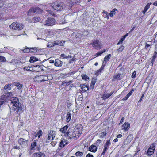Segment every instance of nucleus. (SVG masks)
<instances>
[{"label":"nucleus","mask_w":157,"mask_h":157,"mask_svg":"<svg viewBox=\"0 0 157 157\" xmlns=\"http://www.w3.org/2000/svg\"><path fill=\"white\" fill-rule=\"evenodd\" d=\"M9 103L12 104V105L13 106V108L10 112L11 114L13 115L17 114V116L22 112V108L21 104L19 103V99L18 98H11Z\"/></svg>","instance_id":"1"},{"label":"nucleus","mask_w":157,"mask_h":157,"mask_svg":"<svg viewBox=\"0 0 157 157\" xmlns=\"http://www.w3.org/2000/svg\"><path fill=\"white\" fill-rule=\"evenodd\" d=\"M65 136L68 139H70L75 137L78 138L79 137V135H76L75 130L73 131L72 129L71 128H69L67 131L66 132L65 134Z\"/></svg>","instance_id":"2"},{"label":"nucleus","mask_w":157,"mask_h":157,"mask_svg":"<svg viewBox=\"0 0 157 157\" xmlns=\"http://www.w3.org/2000/svg\"><path fill=\"white\" fill-rule=\"evenodd\" d=\"M11 29L15 30H20L22 29L24 27V25L21 23L16 22H13L10 26Z\"/></svg>","instance_id":"3"},{"label":"nucleus","mask_w":157,"mask_h":157,"mask_svg":"<svg viewBox=\"0 0 157 157\" xmlns=\"http://www.w3.org/2000/svg\"><path fill=\"white\" fill-rule=\"evenodd\" d=\"M63 2L57 1L52 4V7L54 10L57 11L61 10L63 8Z\"/></svg>","instance_id":"4"},{"label":"nucleus","mask_w":157,"mask_h":157,"mask_svg":"<svg viewBox=\"0 0 157 157\" xmlns=\"http://www.w3.org/2000/svg\"><path fill=\"white\" fill-rule=\"evenodd\" d=\"M56 20L52 18H47L45 21V23L43 25L44 26H52L55 24Z\"/></svg>","instance_id":"5"},{"label":"nucleus","mask_w":157,"mask_h":157,"mask_svg":"<svg viewBox=\"0 0 157 157\" xmlns=\"http://www.w3.org/2000/svg\"><path fill=\"white\" fill-rule=\"evenodd\" d=\"M93 48L96 49H100L101 48L102 45L101 42L98 40H94L90 43Z\"/></svg>","instance_id":"6"},{"label":"nucleus","mask_w":157,"mask_h":157,"mask_svg":"<svg viewBox=\"0 0 157 157\" xmlns=\"http://www.w3.org/2000/svg\"><path fill=\"white\" fill-rule=\"evenodd\" d=\"M41 10L38 7L32 8L28 12V15H31V14L35 13H37L40 12Z\"/></svg>","instance_id":"7"},{"label":"nucleus","mask_w":157,"mask_h":157,"mask_svg":"<svg viewBox=\"0 0 157 157\" xmlns=\"http://www.w3.org/2000/svg\"><path fill=\"white\" fill-rule=\"evenodd\" d=\"M29 139V137L27 140L24 139L22 138H20L18 140V143L21 146H26L28 141Z\"/></svg>","instance_id":"8"},{"label":"nucleus","mask_w":157,"mask_h":157,"mask_svg":"<svg viewBox=\"0 0 157 157\" xmlns=\"http://www.w3.org/2000/svg\"><path fill=\"white\" fill-rule=\"evenodd\" d=\"M113 92H111L109 94L106 92H104L102 94L101 98L105 100L109 98L113 94Z\"/></svg>","instance_id":"9"},{"label":"nucleus","mask_w":157,"mask_h":157,"mask_svg":"<svg viewBox=\"0 0 157 157\" xmlns=\"http://www.w3.org/2000/svg\"><path fill=\"white\" fill-rule=\"evenodd\" d=\"M79 2V0H68L67 4L71 7L72 5L78 3Z\"/></svg>","instance_id":"10"},{"label":"nucleus","mask_w":157,"mask_h":157,"mask_svg":"<svg viewBox=\"0 0 157 157\" xmlns=\"http://www.w3.org/2000/svg\"><path fill=\"white\" fill-rule=\"evenodd\" d=\"M122 129L128 131L130 128V124L128 122H125L122 126Z\"/></svg>","instance_id":"11"},{"label":"nucleus","mask_w":157,"mask_h":157,"mask_svg":"<svg viewBox=\"0 0 157 157\" xmlns=\"http://www.w3.org/2000/svg\"><path fill=\"white\" fill-rule=\"evenodd\" d=\"M63 62L59 59L55 60L54 65L56 67H60L62 66Z\"/></svg>","instance_id":"12"},{"label":"nucleus","mask_w":157,"mask_h":157,"mask_svg":"<svg viewBox=\"0 0 157 157\" xmlns=\"http://www.w3.org/2000/svg\"><path fill=\"white\" fill-rule=\"evenodd\" d=\"M97 150V147L94 145H92L89 147V151L93 152H95Z\"/></svg>","instance_id":"13"},{"label":"nucleus","mask_w":157,"mask_h":157,"mask_svg":"<svg viewBox=\"0 0 157 157\" xmlns=\"http://www.w3.org/2000/svg\"><path fill=\"white\" fill-rule=\"evenodd\" d=\"M33 157H44L45 154L41 152L35 153L33 155Z\"/></svg>","instance_id":"14"},{"label":"nucleus","mask_w":157,"mask_h":157,"mask_svg":"<svg viewBox=\"0 0 157 157\" xmlns=\"http://www.w3.org/2000/svg\"><path fill=\"white\" fill-rule=\"evenodd\" d=\"M41 20V18L38 17H35L33 18L32 21L30 22L36 23L39 22Z\"/></svg>","instance_id":"15"},{"label":"nucleus","mask_w":157,"mask_h":157,"mask_svg":"<svg viewBox=\"0 0 157 157\" xmlns=\"http://www.w3.org/2000/svg\"><path fill=\"white\" fill-rule=\"evenodd\" d=\"M11 84H6L4 88V89L5 90L4 91L5 92H8V91L10 90L11 89Z\"/></svg>","instance_id":"16"},{"label":"nucleus","mask_w":157,"mask_h":157,"mask_svg":"<svg viewBox=\"0 0 157 157\" xmlns=\"http://www.w3.org/2000/svg\"><path fill=\"white\" fill-rule=\"evenodd\" d=\"M122 78L121 75L120 74L115 75L113 77V81H114L116 79L120 80Z\"/></svg>","instance_id":"17"},{"label":"nucleus","mask_w":157,"mask_h":157,"mask_svg":"<svg viewBox=\"0 0 157 157\" xmlns=\"http://www.w3.org/2000/svg\"><path fill=\"white\" fill-rule=\"evenodd\" d=\"M74 130H75L76 135H78L79 136V134H81L82 132V128L80 129L78 128L77 127H75Z\"/></svg>","instance_id":"18"},{"label":"nucleus","mask_w":157,"mask_h":157,"mask_svg":"<svg viewBox=\"0 0 157 157\" xmlns=\"http://www.w3.org/2000/svg\"><path fill=\"white\" fill-rule=\"evenodd\" d=\"M60 147H59V148L56 150V151L57 153H58L61 149V148L65 146V144L63 143V140H62L60 142Z\"/></svg>","instance_id":"19"},{"label":"nucleus","mask_w":157,"mask_h":157,"mask_svg":"<svg viewBox=\"0 0 157 157\" xmlns=\"http://www.w3.org/2000/svg\"><path fill=\"white\" fill-rule=\"evenodd\" d=\"M51 136L52 138V140H53L55 137L56 135V132L55 131H51L48 134Z\"/></svg>","instance_id":"20"},{"label":"nucleus","mask_w":157,"mask_h":157,"mask_svg":"<svg viewBox=\"0 0 157 157\" xmlns=\"http://www.w3.org/2000/svg\"><path fill=\"white\" fill-rule=\"evenodd\" d=\"M34 81L35 82H41L40 78V75H36L35 76V77L33 78Z\"/></svg>","instance_id":"21"},{"label":"nucleus","mask_w":157,"mask_h":157,"mask_svg":"<svg viewBox=\"0 0 157 157\" xmlns=\"http://www.w3.org/2000/svg\"><path fill=\"white\" fill-rule=\"evenodd\" d=\"M13 85L15 86L17 89L20 90L22 87V84L19 83H14Z\"/></svg>","instance_id":"22"},{"label":"nucleus","mask_w":157,"mask_h":157,"mask_svg":"<svg viewBox=\"0 0 157 157\" xmlns=\"http://www.w3.org/2000/svg\"><path fill=\"white\" fill-rule=\"evenodd\" d=\"M71 115L70 112H68L67 113L66 118L67 122H68L70 121L71 119Z\"/></svg>","instance_id":"23"},{"label":"nucleus","mask_w":157,"mask_h":157,"mask_svg":"<svg viewBox=\"0 0 157 157\" xmlns=\"http://www.w3.org/2000/svg\"><path fill=\"white\" fill-rule=\"evenodd\" d=\"M68 128V126L67 125H66L60 129V131L62 133H65Z\"/></svg>","instance_id":"24"},{"label":"nucleus","mask_w":157,"mask_h":157,"mask_svg":"<svg viewBox=\"0 0 157 157\" xmlns=\"http://www.w3.org/2000/svg\"><path fill=\"white\" fill-rule=\"evenodd\" d=\"M111 56V55L110 54H109L107 56H106L104 58V62L105 63H105H106V62L109 60Z\"/></svg>","instance_id":"25"},{"label":"nucleus","mask_w":157,"mask_h":157,"mask_svg":"<svg viewBox=\"0 0 157 157\" xmlns=\"http://www.w3.org/2000/svg\"><path fill=\"white\" fill-rule=\"evenodd\" d=\"M41 79V82L45 81H47V76L46 75H40Z\"/></svg>","instance_id":"26"},{"label":"nucleus","mask_w":157,"mask_h":157,"mask_svg":"<svg viewBox=\"0 0 157 157\" xmlns=\"http://www.w3.org/2000/svg\"><path fill=\"white\" fill-rule=\"evenodd\" d=\"M37 61H38V59L35 57H30L29 60L30 63H33Z\"/></svg>","instance_id":"27"},{"label":"nucleus","mask_w":157,"mask_h":157,"mask_svg":"<svg viewBox=\"0 0 157 157\" xmlns=\"http://www.w3.org/2000/svg\"><path fill=\"white\" fill-rule=\"evenodd\" d=\"M154 152V150L148 149L147 153V155H151L153 154Z\"/></svg>","instance_id":"28"},{"label":"nucleus","mask_w":157,"mask_h":157,"mask_svg":"<svg viewBox=\"0 0 157 157\" xmlns=\"http://www.w3.org/2000/svg\"><path fill=\"white\" fill-rule=\"evenodd\" d=\"M150 4L148 3L145 6L144 10L143 11V13L144 14L147 11L148 9L149 8L150 6Z\"/></svg>","instance_id":"29"},{"label":"nucleus","mask_w":157,"mask_h":157,"mask_svg":"<svg viewBox=\"0 0 157 157\" xmlns=\"http://www.w3.org/2000/svg\"><path fill=\"white\" fill-rule=\"evenodd\" d=\"M81 87L82 90L84 91H86L88 90V87L85 84H83L81 85Z\"/></svg>","instance_id":"30"},{"label":"nucleus","mask_w":157,"mask_h":157,"mask_svg":"<svg viewBox=\"0 0 157 157\" xmlns=\"http://www.w3.org/2000/svg\"><path fill=\"white\" fill-rule=\"evenodd\" d=\"M42 135V132L41 130H39L37 133L35 135V137H38V138H39Z\"/></svg>","instance_id":"31"},{"label":"nucleus","mask_w":157,"mask_h":157,"mask_svg":"<svg viewBox=\"0 0 157 157\" xmlns=\"http://www.w3.org/2000/svg\"><path fill=\"white\" fill-rule=\"evenodd\" d=\"M155 143H153L151 145L148 149H152L155 150Z\"/></svg>","instance_id":"32"},{"label":"nucleus","mask_w":157,"mask_h":157,"mask_svg":"<svg viewBox=\"0 0 157 157\" xmlns=\"http://www.w3.org/2000/svg\"><path fill=\"white\" fill-rule=\"evenodd\" d=\"M83 152L79 151H77L75 154V155L76 156L82 157L83 156Z\"/></svg>","instance_id":"33"},{"label":"nucleus","mask_w":157,"mask_h":157,"mask_svg":"<svg viewBox=\"0 0 157 157\" xmlns=\"http://www.w3.org/2000/svg\"><path fill=\"white\" fill-rule=\"evenodd\" d=\"M117 11V10L116 9H113L112 11L110 12L109 15L111 17H113L116 13L115 11Z\"/></svg>","instance_id":"34"},{"label":"nucleus","mask_w":157,"mask_h":157,"mask_svg":"<svg viewBox=\"0 0 157 157\" xmlns=\"http://www.w3.org/2000/svg\"><path fill=\"white\" fill-rule=\"evenodd\" d=\"M36 145V142L34 141L32 142L31 145V149L32 150H34V148Z\"/></svg>","instance_id":"35"},{"label":"nucleus","mask_w":157,"mask_h":157,"mask_svg":"<svg viewBox=\"0 0 157 157\" xmlns=\"http://www.w3.org/2000/svg\"><path fill=\"white\" fill-rule=\"evenodd\" d=\"M30 52L35 53L37 52V48L36 47H32L30 48Z\"/></svg>","instance_id":"36"},{"label":"nucleus","mask_w":157,"mask_h":157,"mask_svg":"<svg viewBox=\"0 0 157 157\" xmlns=\"http://www.w3.org/2000/svg\"><path fill=\"white\" fill-rule=\"evenodd\" d=\"M23 52L24 53H28L30 52V48L27 47H26L25 49L22 50Z\"/></svg>","instance_id":"37"},{"label":"nucleus","mask_w":157,"mask_h":157,"mask_svg":"<svg viewBox=\"0 0 157 157\" xmlns=\"http://www.w3.org/2000/svg\"><path fill=\"white\" fill-rule=\"evenodd\" d=\"M46 76H47V81L48 80H52L53 78V77L52 75L51 74H48L46 75Z\"/></svg>","instance_id":"38"},{"label":"nucleus","mask_w":157,"mask_h":157,"mask_svg":"<svg viewBox=\"0 0 157 157\" xmlns=\"http://www.w3.org/2000/svg\"><path fill=\"white\" fill-rule=\"evenodd\" d=\"M108 149V148L104 147V148L103 149V152H102L101 155V157H104V156L105 154V152H106L107 150Z\"/></svg>","instance_id":"39"},{"label":"nucleus","mask_w":157,"mask_h":157,"mask_svg":"<svg viewBox=\"0 0 157 157\" xmlns=\"http://www.w3.org/2000/svg\"><path fill=\"white\" fill-rule=\"evenodd\" d=\"M60 56H61V57H63V58H65V59H67L69 58H71V56H70L69 55L67 56L65 54H61L60 55Z\"/></svg>","instance_id":"40"},{"label":"nucleus","mask_w":157,"mask_h":157,"mask_svg":"<svg viewBox=\"0 0 157 157\" xmlns=\"http://www.w3.org/2000/svg\"><path fill=\"white\" fill-rule=\"evenodd\" d=\"M4 94L6 95V96L7 98L8 97H11L13 95L12 93L11 92H8L7 93H4Z\"/></svg>","instance_id":"41"},{"label":"nucleus","mask_w":157,"mask_h":157,"mask_svg":"<svg viewBox=\"0 0 157 157\" xmlns=\"http://www.w3.org/2000/svg\"><path fill=\"white\" fill-rule=\"evenodd\" d=\"M5 5V2L3 0H0V8H2Z\"/></svg>","instance_id":"42"},{"label":"nucleus","mask_w":157,"mask_h":157,"mask_svg":"<svg viewBox=\"0 0 157 157\" xmlns=\"http://www.w3.org/2000/svg\"><path fill=\"white\" fill-rule=\"evenodd\" d=\"M6 60L5 58L3 56H0V61L1 62H5Z\"/></svg>","instance_id":"43"},{"label":"nucleus","mask_w":157,"mask_h":157,"mask_svg":"<svg viewBox=\"0 0 157 157\" xmlns=\"http://www.w3.org/2000/svg\"><path fill=\"white\" fill-rule=\"evenodd\" d=\"M106 132H103L101 133V135H100V137H104L105 136H106Z\"/></svg>","instance_id":"44"},{"label":"nucleus","mask_w":157,"mask_h":157,"mask_svg":"<svg viewBox=\"0 0 157 157\" xmlns=\"http://www.w3.org/2000/svg\"><path fill=\"white\" fill-rule=\"evenodd\" d=\"M72 81H69L68 82H65L63 84H64V85L65 86H68L71 83H72Z\"/></svg>","instance_id":"45"},{"label":"nucleus","mask_w":157,"mask_h":157,"mask_svg":"<svg viewBox=\"0 0 157 157\" xmlns=\"http://www.w3.org/2000/svg\"><path fill=\"white\" fill-rule=\"evenodd\" d=\"M125 39V38L123 37L119 40L118 42L117 43V45L120 44H121L122 43V42L123 40Z\"/></svg>","instance_id":"46"},{"label":"nucleus","mask_w":157,"mask_h":157,"mask_svg":"<svg viewBox=\"0 0 157 157\" xmlns=\"http://www.w3.org/2000/svg\"><path fill=\"white\" fill-rule=\"evenodd\" d=\"M124 49V47L123 46H121L117 49V51L120 52H122Z\"/></svg>","instance_id":"47"},{"label":"nucleus","mask_w":157,"mask_h":157,"mask_svg":"<svg viewBox=\"0 0 157 157\" xmlns=\"http://www.w3.org/2000/svg\"><path fill=\"white\" fill-rule=\"evenodd\" d=\"M51 136H50V135L48 134V137L47 138L46 142L47 143H49L50 141L51 138Z\"/></svg>","instance_id":"48"},{"label":"nucleus","mask_w":157,"mask_h":157,"mask_svg":"<svg viewBox=\"0 0 157 157\" xmlns=\"http://www.w3.org/2000/svg\"><path fill=\"white\" fill-rule=\"evenodd\" d=\"M130 96L128 94L126 95V96L122 99V100H123L124 101H126Z\"/></svg>","instance_id":"49"},{"label":"nucleus","mask_w":157,"mask_h":157,"mask_svg":"<svg viewBox=\"0 0 157 157\" xmlns=\"http://www.w3.org/2000/svg\"><path fill=\"white\" fill-rule=\"evenodd\" d=\"M105 51V50H104L102 52H99L97 53H96V55H97V56H99Z\"/></svg>","instance_id":"50"},{"label":"nucleus","mask_w":157,"mask_h":157,"mask_svg":"<svg viewBox=\"0 0 157 157\" xmlns=\"http://www.w3.org/2000/svg\"><path fill=\"white\" fill-rule=\"evenodd\" d=\"M82 77V78L85 80H87V79H89V78L86 75H83Z\"/></svg>","instance_id":"51"},{"label":"nucleus","mask_w":157,"mask_h":157,"mask_svg":"<svg viewBox=\"0 0 157 157\" xmlns=\"http://www.w3.org/2000/svg\"><path fill=\"white\" fill-rule=\"evenodd\" d=\"M31 67H25L24 69L25 70H26L27 71H32V70H30Z\"/></svg>","instance_id":"52"},{"label":"nucleus","mask_w":157,"mask_h":157,"mask_svg":"<svg viewBox=\"0 0 157 157\" xmlns=\"http://www.w3.org/2000/svg\"><path fill=\"white\" fill-rule=\"evenodd\" d=\"M96 82V79L94 78L92 79L91 83L93 85H94L95 83Z\"/></svg>","instance_id":"53"},{"label":"nucleus","mask_w":157,"mask_h":157,"mask_svg":"<svg viewBox=\"0 0 157 157\" xmlns=\"http://www.w3.org/2000/svg\"><path fill=\"white\" fill-rule=\"evenodd\" d=\"M136 72L135 71H134L133 72V73L131 76V77L132 78H134L136 76Z\"/></svg>","instance_id":"54"},{"label":"nucleus","mask_w":157,"mask_h":157,"mask_svg":"<svg viewBox=\"0 0 157 157\" xmlns=\"http://www.w3.org/2000/svg\"><path fill=\"white\" fill-rule=\"evenodd\" d=\"M105 144L107 145H108V146H109L111 144V143L110 141V140H107L106 142L105 143Z\"/></svg>","instance_id":"55"},{"label":"nucleus","mask_w":157,"mask_h":157,"mask_svg":"<svg viewBox=\"0 0 157 157\" xmlns=\"http://www.w3.org/2000/svg\"><path fill=\"white\" fill-rule=\"evenodd\" d=\"M108 14L107 12H105V14H104V17L106 18L107 19L109 18V16L108 15Z\"/></svg>","instance_id":"56"},{"label":"nucleus","mask_w":157,"mask_h":157,"mask_svg":"<svg viewBox=\"0 0 157 157\" xmlns=\"http://www.w3.org/2000/svg\"><path fill=\"white\" fill-rule=\"evenodd\" d=\"M135 89L132 88L131 91L128 93L129 95L131 96L133 92L134 91Z\"/></svg>","instance_id":"57"},{"label":"nucleus","mask_w":157,"mask_h":157,"mask_svg":"<svg viewBox=\"0 0 157 157\" xmlns=\"http://www.w3.org/2000/svg\"><path fill=\"white\" fill-rule=\"evenodd\" d=\"M105 64L106 63H105L104 62H103L102 63V65L101 68H100L101 70H103L104 67H105Z\"/></svg>","instance_id":"58"},{"label":"nucleus","mask_w":157,"mask_h":157,"mask_svg":"<svg viewBox=\"0 0 157 157\" xmlns=\"http://www.w3.org/2000/svg\"><path fill=\"white\" fill-rule=\"evenodd\" d=\"M155 59L154 58H152V59H151V63L152 64V65H153V64L154 62L155 61Z\"/></svg>","instance_id":"59"},{"label":"nucleus","mask_w":157,"mask_h":157,"mask_svg":"<svg viewBox=\"0 0 157 157\" xmlns=\"http://www.w3.org/2000/svg\"><path fill=\"white\" fill-rule=\"evenodd\" d=\"M150 45L146 43L145 44V48L146 49H147L148 48V47L150 46Z\"/></svg>","instance_id":"60"},{"label":"nucleus","mask_w":157,"mask_h":157,"mask_svg":"<svg viewBox=\"0 0 157 157\" xmlns=\"http://www.w3.org/2000/svg\"><path fill=\"white\" fill-rule=\"evenodd\" d=\"M51 144L53 146H54L56 144V141H53L51 143Z\"/></svg>","instance_id":"61"},{"label":"nucleus","mask_w":157,"mask_h":157,"mask_svg":"<svg viewBox=\"0 0 157 157\" xmlns=\"http://www.w3.org/2000/svg\"><path fill=\"white\" fill-rule=\"evenodd\" d=\"M86 157H93V156L91 154L88 153L86 155Z\"/></svg>","instance_id":"62"},{"label":"nucleus","mask_w":157,"mask_h":157,"mask_svg":"<svg viewBox=\"0 0 157 157\" xmlns=\"http://www.w3.org/2000/svg\"><path fill=\"white\" fill-rule=\"evenodd\" d=\"M13 148L16 149H19L20 147L17 145H14L13 147Z\"/></svg>","instance_id":"63"},{"label":"nucleus","mask_w":157,"mask_h":157,"mask_svg":"<svg viewBox=\"0 0 157 157\" xmlns=\"http://www.w3.org/2000/svg\"><path fill=\"white\" fill-rule=\"evenodd\" d=\"M144 94H143L142 96H141L140 100H139V102H140L141 101L142 99H143V97H144Z\"/></svg>","instance_id":"64"}]
</instances>
